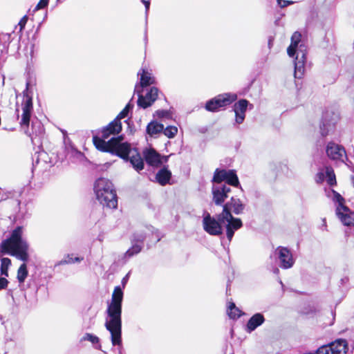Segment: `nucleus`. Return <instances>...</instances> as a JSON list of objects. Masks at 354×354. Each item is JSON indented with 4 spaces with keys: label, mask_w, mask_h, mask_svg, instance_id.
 Returning <instances> with one entry per match:
<instances>
[{
    "label": "nucleus",
    "mask_w": 354,
    "mask_h": 354,
    "mask_svg": "<svg viewBox=\"0 0 354 354\" xmlns=\"http://www.w3.org/2000/svg\"><path fill=\"white\" fill-rule=\"evenodd\" d=\"M23 228L17 227L11 234L9 239L3 240L0 244L1 274L8 276V268L11 265V260L2 257L4 254L16 257L18 259L27 261L29 258L28 250L29 245L26 240L22 239Z\"/></svg>",
    "instance_id": "nucleus-1"
},
{
    "label": "nucleus",
    "mask_w": 354,
    "mask_h": 354,
    "mask_svg": "<svg viewBox=\"0 0 354 354\" xmlns=\"http://www.w3.org/2000/svg\"><path fill=\"white\" fill-rule=\"evenodd\" d=\"M123 291L120 286L114 288L111 299L107 303L104 326L111 334L113 346L122 345V304Z\"/></svg>",
    "instance_id": "nucleus-2"
},
{
    "label": "nucleus",
    "mask_w": 354,
    "mask_h": 354,
    "mask_svg": "<svg viewBox=\"0 0 354 354\" xmlns=\"http://www.w3.org/2000/svg\"><path fill=\"white\" fill-rule=\"evenodd\" d=\"M301 37L299 32H295L291 37L290 44L287 48L288 56L295 59L294 75L297 79H301L304 76L306 62L307 46Z\"/></svg>",
    "instance_id": "nucleus-3"
},
{
    "label": "nucleus",
    "mask_w": 354,
    "mask_h": 354,
    "mask_svg": "<svg viewBox=\"0 0 354 354\" xmlns=\"http://www.w3.org/2000/svg\"><path fill=\"white\" fill-rule=\"evenodd\" d=\"M245 208L244 204L239 198L232 197L227 202L221 213V219L223 222L228 221L227 224V239L231 241L234 232L242 227V221L240 218H234L231 214L233 212L235 214H240Z\"/></svg>",
    "instance_id": "nucleus-4"
},
{
    "label": "nucleus",
    "mask_w": 354,
    "mask_h": 354,
    "mask_svg": "<svg viewBox=\"0 0 354 354\" xmlns=\"http://www.w3.org/2000/svg\"><path fill=\"white\" fill-rule=\"evenodd\" d=\"M94 192L97 201L104 207L115 209L118 205L116 192L113 183L104 178H98L94 185Z\"/></svg>",
    "instance_id": "nucleus-5"
},
{
    "label": "nucleus",
    "mask_w": 354,
    "mask_h": 354,
    "mask_svg": "<svg viewBox=\"0 0 354 354\" xmlns=\"http://www.w3.org/2000/svg\"><path fill=\"white\" fill-rule=\"evenodd\" d=\"M122 136L114 137L109 141H104L99 136H93V140L95 147L102 151L115 153L124 160H129V154L131 151V146L127 142H122Z\"/></svg>",
    "instance_id": "nucleus-6"
},
{
    "label": "nucleus",
    "mask_w": 354,
    "mask_h": 354,
    "mask_svg": "<svg viewBox=\"0 0 354 354\" xmlns=\"http://www.w3.org/2000/svg\"><path fill=\"white\" fill-rule=\"evenodd\" d=\"M228 221L223 222L221 219V214L217 216V218L211 216L209 214L204 216L203 219V226L204 230L210 235L218 236L223 234V227L226 228V235L227 236Z\"/></svg>",
    "instance_id": "nucleus-7"
},
{
    "label": "nucleus",
    "mask_w": 354,
    "mask_h": 354,
    "mask_svg": "<svg viewBox=\"0 0 354 354\" xmlns=\"http://www.w3.org/2000/svg\"><path fill=\"white\" fill-rule=\"evenodd\" d=\"M237 96L234 93H223L216 96L215 97L208 100L205 104V109L210 112H216L221 108L230 105L234 102Z\"/></svg>",
    "instance_id": "nucleus-8"
},
{
    "label": "nucleus",
    "mask_w": 354,
    "mask_h": 354,
    "mask_svg": "<svg viewBox=\"0 0 354 354\" xmlns=\"http://www.w3.org/2000/svg\"><path fill=\"white\" fill-rule=\"evenodd\" d=\"M143 157L146 162L153 167H159L164 162H167L169 156H161L154 149L147 148L143 150Z\"/></svg>",
    "instance_id": "nucleus-9"
},
{
    "label": "nucleus",
    "mask_w": 354,
    "mask_h": 354,
    "mask_svg": "<svg viewBox=\"0 0 354 354\" xmlns=\"http://www.w3.org/2000/svg\"><path fill=\"white\" fill-rule=\"evenodd\" d=\"M326 151L327 156L331 160L344 162L348 159L344 147L333 142L328 143Z\"/></svg>",
    "instance_id": "nucleus-10"
},
{
    "label": "nucleus",
    "mask_w": 354,
    "mask_h": 354,
    "mask_svg": "<svg viewBox=\"0 0 354 354\" xmlns=\"http://www.w3.org/2000/svg\"><path fill=\"white\" fill-rule=\"evenodd\" d=\"M135 92L138 95V106L143 109L150 106L157 99L158 90L156 87H151L149 91L143 96L138 86H136Z\"/></svg>",
    "instance_id": "nucleus-11"
},
{
    "label": "nucleus",
    "mask_w": 354,
    "mask_h": 354,
    "mask_svg": "<svg viewBox=\"0 0 354 354\" xmlns=\"http://www.w3.org/2000/svg\"><path fill=\"white\" fill-rule=\"evenodd\" d=\"M280 262V267L283 269H288L293 266L295 260L290 250L284 247H278L275 250Z\"/></svg>",
    "instance_id": "nucleus-12"
},
{
    "label": "nucleus",
    "mask_w": 354,
    "mask_h": 354,
    "mask_svg": "<svg viewBox=\"0 0 354 354\" xmlns=\"http://www.w3.org/2000/svg\"><path fill=\"white\" fill-rule=\"evenodd\" d=\"M32 97L26 94L24 95V100L21 104L22 115L20 124L21 127H28L30 119L32 112Z\"/></svg>",
    "instance_id": "nucleus-13"
},
{
    "label": "nucleus",
    "mask_w": 354,
    "mask_h": 354,
    "mask_svg": "<svg viewBox=\"0 0 354 354\" xmlns=\"http://www.w3.org/2000/svg\"><path fill=\"white\" fill-rule=\"evenodd\" d=\"M231 189L229 186L223 184H217L212 187L213 201L216 205H221L227 197V194Z\"/></svg>",
    "instance_id": "nucleus-14"
},
{
    "label": "nucleus",
    "mask_w": 354,
    "mask_h": 354,
    "mask_svg": "<svg viewBox=\"0 0 354 354\" xmlns=\"http://www.w3.org/2000/svg\"><path fill=\"white\" fill-rule=\"evenodd\" d=\"M248 106H250V109H253V105L250 104L249 102L244 99L240 100L234 104V111L235 113V121L237 124L243 122L245 118V111Z\"/></svg>",
    "instance_id": "nucleus-15"
},
{
    "label": "nucleus",
    "mask_w": 354,
    "mask_h": 354,
    "mask_svg": "<svg viewBox=\"0 0 354 354\" xmlns=\"http://www.w3.org/2000/svg\"><path fill=\"white\" fill-rule=\"evenodd\" d=\"M336 214L344 225L354 226V212H351L346 206L337 207Z\"/></svg>",
    "instance_id": "nucleus-16"
},
{
    "label": "nucleus",
    "mask_w": 354,
    "mask_h": 354,
    "mask_svg": "<svg viewBox=\"0 0 354 354\" xmlns=\"http://www.w3.org/2000/svg\"><path fill=\"white\" fill-rule=\"evenodd\" d=\"M122 131V123L118 122V120H113L106 127H104L101 131L100 138L106 141L111 135L118 134Z\"/></svg>",
    "instance_id": "nucleus-17"
},
{
    "label": "nucleus",
    "mask_w": 354,
    "mask_h": 354,
    "mask_svg": "<svg viewBox=\"0 0 354 354\" xmlns=\"http://www.w3.org/2000/svg\"><path fill=\"white\" fill-rule=\"evenodd\" d=\"M265 321L266 319L263 314L260 313H255L248 321L245 327V330L247 333H250L259 326H261Z\"/></svg>",
    "instance_id": "nucleus-18"
},
{
    "label": "nucleus",
    "mask_w": 354,
    "mask_h": 354,
    "mask_svg": "<svg viewBox=\"0 0 354 354\" xmlns=\"http://www.w3.org/2000/svg\"><path fill=\"white\" fill-rule=\"evenodd\" d=\"M331 349L330 354H346L347 351V342L344 339H338L329 344Z\"/></svg>",
    "instance_id": "nucleus-19"
},
{
    "label": "nucleus",
    "mask_w": 354,
    "mask_h": 354,
    "mask_svg": "<svg viewBox=\"0 0 354 354\" xmlns=\"http://www.w3.org/2000/svg\"><path fill=\"white\" fill-rule=\"evenodd\" d=\"M171 177V172L166 167L160 169L156 175L157 182L162 186L169 183Z\"/></svg>",
    "instance_id": "nucleus-20"
},
{
    "label": "nucleus",
    "mask_w": 354,
    "mask_h": 354,
    "mask_svg": "<svg viewBox=\"0 0 354 354\" xmlns=\"http://www.w3.org/2000/svg\"><path fill=\"white\" fill-rule=\"evenodd\" d=\"M138 75H140V86H138L140 88L155 83L154 77L147 70L142 68V73H138Z\"/></svg>",
    "instance_id": "nucleus-21"
},
{
    "label": "nucleus",
    "mask_w": 354,
    "mask_h": 354,
    "mask_svg": "<svg viewBox=\"0 0 354 354\" xmlns=\"http://www.w3.org/2000/svg\"><path fill=\"white\" fill-rule=\"evenodd\" d=\"M326 196L330 198L334 203H337V207L345 206L344 198L334 189L326 190Z\"/></svg>",
    "instance_id": "nucleus-22"
},
{
    "label": "nucleus",
    "mask_w": 354,
    "mask_h": 354,
    "mask_svg": "<svg viewBox=\"0 0 354 354\" xmlns=\"http://www.w3.org/2000/svg\"><path fill=\"white\" fill-rule=\"evenodd\" d=\"M163 131V124H160L157 122H151L147 127V133L151 136H156Z\"/></svg>",
    "instance_id": "nucleus-23"
},
{
    "label": "nucleus",
    "mask_w": 354,
    "mask_h": 354,
    "mask_svg": "<svg viewBox=\"0 0 354 354\" xmlns=\"http://www.w3.org/2000/svg\"><path fill=\"white\" fill-rule=\"evenodd\" d=\"M129 161L132 165L133 167L137 171H140L144 169V162L139 153L132 155L129 158Z\"/></svg>",
    "instance_id": "nucleus-24"
},
{
    "label": "nucleus",
    "mask_w": 354,
    "mask_h": 354,
    "mask_svg": "<svg viewBox=\"0 0 354 354\" xmlns=\"http://www.w3.org/2000/svg\"><path fill=\"white\" fill-rule=\"evenodd\" d=\"M132 246L124 254V258L129 259L141 252L143 247L138 243H131Z\"/></svg>",
    "instance_id": "nucleus-25"
},
{
    "label": "nucleus",
    "mask_w": 354,
    "mask_h": 354,
    "mask_svg": "<svg viewBox=\"0 0 354 354\" xmlns=\"http://www.w3.org/2000/svg\"><path fill=\"white\" fill-rule=\"evenodd\" d=\"M228 170L216 169L214 171L213 182L221 184V182L225 181Z\"/></svg>",
    "instance_id": "nucleus-26"
},
{
    "label": "nucleus",
    "mask_w": 354,
    "mask_h": 354,
    "mask_svg": "<svg viewBox=\"0 0 354 354\" xmlns=\"http://www.w3.org/2000/svg\"><path fill=\"white\" fill-rule=\"evenodd\" d=\"M227 312L229 317L232 319L239 318L241 316V310L233 302L229 303Z\"/></svg>",
    "instance_id": "nucleus-27"
},
{
    "label": "nucleus",
    "mask_w": 354,
    "mask_h": 354,
    "mask_svg": "<svg viewBox=\"0 0 354 354\" xmlns=\"http://www.w3.org/2000/svg\"><path fill=\"white\" fill-rule=\"evenodd\" d=\"M225 181L228 185L238 187L239 185V178L234 170H228V174L227 176Z\"/></svg>",
    "instance_id": "nucleus-28"
},
{
    "label": "nucleus",
    "mask_w": 354,
    "mask_h": 354,
    "mask_svg": "<svg viewBox=\"0 0 354 354\" xmlns=\"http://www.w3.org/2000/svg\"><path fill=\"white\" fill-rule=\"evenodd\" d=\"M147 238V234L143 232H135L131 239V243H138L143 246L145 240Z\"/></svg>",
    "instance_id": "nucleus-29"
},
{
    "label": "nucleus",
    "mask_w": 354,
    "mask_h": 354,
    "mask_svg": "<svg viewBox=\"0 0 354 354\" xmlns=\"http://www.w3.org/2000/svg\"><path fill=\"white\" fill-rule=\"evenodd\" d=\"M81 341H89L93 344H97L95 346V348L100 350L101 349V345L100 344V339L96 335H94L91 333H86L82 338L81 339Z\"/></svg>",
    "instance_id": "nucleus-30"
},
{
    "label": "nucleus",
    "mask_w": 354,
    "mask_h": 354,
    "mask_svg": "<svg viewBox=\"0 0 354 354\" xmlns=\"http://www.w3.org/2000/svg\"><path fill=\"white\" fill-rule=\"evenodd\" d=\"M83 260V258L80 257H73V254H67L64 257L63 259H62L59 264V265H64V264H71L75 263H79L81 261Z\"/></svg>",
    "instance_id": "nucleus-31"
},
{
    "label": "nucleus",
    "mask_w": 354,
    "mask_h": 354,
    "mask_svg": "<svg viewBox=\"0 0 354 354\" xmlns=\"http://www.w3.org/2000/svg\"><path fill=\"white\" fill-rule=\"evenodd\" d=\"M28 276V270L26 263L20 266L17 271V279L20 283H23Z\"/></svg>",
    "instance_id": "nucleus-32"
},
{
    "label": "nucleus",
    "mask_w": 354,
    "mask_h": 354,
    "mask_svg": "<svg viewBox=\"0 0 354 354\" xmlns=\"http://www.w3.org/2000/svg\"><path fill=\"white\" fill-rule=\"evenodd\" d=\"M326 177L327 178L326 180L328 185H334L336 184L335 175L334 174L333 169L331 167H326Z\"/></svg>",
    "instance_id": "nucleus-33"
},
{
    "label": "nucleus",
    "mask_w": 354,
    "mask_h": 354,
    "mask_svg": "<svg viewBox=\"0 0 354 354\" xmlns=\"http://www.w3.org/2000/svg\"><path fill=\"white\" fill-rule=\"evenodd\" d=\"M162 132L167 138H172L176 135L178 129L174 126H168L165 129L163 128Z\"/></svg>",
    "instance_id": "nucleus-34"
},
{
    "label": "nucleus",
    "mask_w": 354,
    "mask_h": 354,
    "mask_svg": "<svg viewBox=\"0 0 354 354\" xmlns=\"http://www.w3.org/2000/svg\"><path fill=\"white\" fill-rule=\"evenodd\" d=\"M132 108L133 106L130 103H128L124 109L118 115L116 118L114 119V120H118V122H121L120 120L127 116L129 110Z\"/></svg>",
    "instance_id": "nucleus-35"
},
{
    "label": "nucleus",
    "mask_w": 354,
    "mask_h": 354,
    "mask_svg": "<svg viewBox=\"0 0 354 354\" xmlns=\"http://www.w3.org/2000/svg\"><path fill=\"white\" fill-rule=\"evenodd\" d=\"M333 125L330 123H328L326 120L323 122L322 124L320 126V132L322 136H326L329 131L332 130Z\"/></svg>",
    "instance_id": "nucleus-36"
},
{
    "label": "nucleus",
    "mask_w": 354,
    "mask_h": 354,
    "mask_svg": "<svg viewBox=\"0 0 354 354\" xmlns=\"http://www.w3.org/2000/svg\"><path fill=\"white\" fill-rule=\"evenodd\" d=\"M156 115L158 118H169L170 117V113L168 111L158 110L156 111Z\"/></svg>",
    "instance_id": "nucleus-37"
},
{
    "label": "nucleus",
    "mask_w": 354,
    "mask_h": 354,
    "mask_svg": "<svg viewBox=\"0 0 354 354\" xmlns=\"http://www.w3.org/2000/svg\"><path fill=\"white\" fill-rule=\"evenodd\" d=\"M326 176V170L321 171L318 172L317 174L316 175L315 180L317 183H321L324 180Z\"/></svg>",
    "instance_id": "nucleus-38"
},
{
    "label": "nucleus",
    "mask_w": 354,
    "mask_h": 354,
    "mask_svg": "<svg viewBox=\"0 0 354 354\" xmlns=\"http://www.w3.org/2000/svg\"><path fill=\"white\" fill-rule=\"evenodd\" d=\"M28 21V17L26 15L24 16L21 20L19 21L18 26H19V31L21 32L24 28Z\"/></svg>",
    "instance_id": "nucleus-39"
},
{
    "label": "nucleus",
    "mask_w": 354,
    "mask_h": 354,
    "mask_svg": "<svg viewBox=\"0 0 354 354\" xmlns=\"http://www.w3.org/2000/svg\"><path fill=\"white\" fill-rule=\"evenodd\" d=\"M49 0H40L39 2L37 3V5L35 7L36 10H39L45 8L48 3Z\"/></svg>",
    "instance_id": "nucleus-40"
},
{
    "label": "nucleus",
    "mask_w": 354,
    "mask_h": 354,
    "mask_svg": "<svg viewBox=\"0 0 354 354\" xmlns=\"http://www.w3.org/2000/svg\"><path fill=\"white\" fill-rule=\"evenodd\" d=\"M277 3L281 8H285L289 5L293 4V1L287 0H277Z\"/></svg>",
    "instance_id": "nucleus-41"
},
{
    "label": "nucleus",
    "mask_w": 354,
    "mask_h": 354,
    "mask_svg": "<svg viewBox=\"0 0 354 354\" xmlns=\"http://www.w3.org/2000/svg\"><path fill=\"white\" fill-rule=\"evenodd\" d=\"M8 283V280L5 277L0 278V290L4 289L7 287Z\"/></svg>",
    "instance_id": "nucleus-42"
},
{
    "label": "nucleus",
    "mask_w": 354,
    "mask_h": 354,
    "mask_svg": "<svg viewBox=\"0 0 354 354\" xmlns=\"http://www.w3.org/2000/svg\"><path fill=\"white\" fill-rule=\"evenodd\" d=\"M129 277V273H128L122 280V284L123 287H124L125 284L127 283Z\"/></svg>",
    "instance_id": "nucleus-43"
},
{
    "label": "nucleus",
    "mask_w": 354,
    "mask_h": 354,
    "mask_svg": "<svg viewBox=\"0 0 354 354\" xmlns=\"http://www.w3.org/2000/svg\"><path fill=\"white\" fill-rule=\"evenodd\" d=\"M142 2L145 4L146 10L147 11L149 8L150 2L149 1L142 0Z\"/></svg>",
    "instance_id": "nucleus-44"
},
{
    "label": "nucleus",
    "mask_w": 354,
    "mask_h": 354,
    "mask_svg": "<svg viewBox=\"0 0 354 354\" xmlns=\"http://www.w3.org/2000/svg\"><path fill=\"white\" fill-rule=\"evenodd\" d=\"M156 242H158L161 239V236H160L159 233H158V232L156 234Z\"/></svg>",
    "instance_id": "nucleus-45"
},
{
    "label": "nucleus",
    "mask_w": 354,
    "mask_h": 354,
    "mask_svg": "<svg viewBox=\"0 0 354 354\" xmlns=\"http://www.w3.org/2000/svg\"><path fill=\"white\" fill-rule=\"evenodd\" d=\"M273 272H274V273H275V274H278V273H279V269H278L277 268H275L274 269Z\"/></svg>",
    "instance_id": "nucleus-46"
},
{
    "label": "nucleus",
    "mask_w": 354,
    "mask_h": 354,
    "mask_svg": "<svg viewBox=\"0 0 354 354\" xmlns=\"http://www.w3.org/2000/svg\"><path fill=\"white\" fill-rule=\"evenodd\" d=\"M354 158V149H353L352 153H350Z\"/></svg>",
    "instance_id": "nucleus-47"
}]
</instances>
